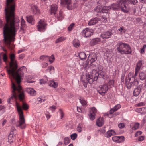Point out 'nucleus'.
Here are the masks:
<instances>
[{"instance_id":"obj_1","label":"nucleus","mask_w":146,"mask_h":146,"mask_svg":"<svg viewBox=\"0 0 146 146\" xmlns=\"http://www.w3.org/2000/svg\"><path fill=\"white\" fill-rule=\"evenodd\" d=\"M15 7L14 0H6L5 12L6 23L3 28L2 41L6 46L11 49L13 48L12 42L15 41L16 32L19 27L20 20L17 17H15Z\"/></svg>"},{"instance_id":"obj_2","label":"nucleus","mask_w":146,"mask_h":146,"mask_svg":"<svg viewBox=\"0 0 146 146\" xmlns=\"http://www.w3.org/2000/svg\"><path fill=\"white\" fill-rule=\"evenodd\" d=\"M15 57L14 54L12 53L10 54L11 61L9 64V68L7 69L8 75L15 79L17 82L16 84L12 82V96L9 98L8 100H16L18 98L20 100H25V96L20 83L22 79L24 72L27 71V69L24 66L18 69L17 61L15 60Z\"/></svg>"},{"instance_id":"obj_3","label":"nucleus","mask_w":146,"mask_h":146,"mask_svg":"<svg viewBox=\"0 0 146 146\" xmlns=\"http://www.w3.org/2000/svg\"><path fill=\"white\" fill-rule=\"evenodd\" d=\"M105 73L102 71L98 72L95 70L93 69L90 73V75L88 73L85 75L86 82L90 84H92L94 81H96L98 78H104Z\"/></svg>"},{"instance_id":"obj_4","label":"nucleus","mask_w":146,"mask_h":146,"mask_svg":"<svg viewBox=\"0 0 146 146\" xmlns=\"http://www.w3.org/2000/svg\"><path fill=\"white\" fill-rule=\"evenodd\" d=\"M16 106L19 115V120L16 123V126L21 129H23L26 127V124L22 108L17 102L16 103Z\"/></svg>"},{"instance_id":"obj_5","label":"nucleus","mask_w":146,"mask_h":146,"mask_svg":"<svg viewBox=\"0 0 146 146\" xmlns=\"http://www.w3.org/2000/svg\"><path fill=\"white\" fill-rule=\"evenodd\" d=\"M107 21V17L105 16H102L98 18L96 17L91 19L89 22L88 24L91 26L95 25L99 21L101 22H106Z\"/></svg>"},{"instance_id":"obj_6","label":"nucleus","mask_w":146,"mask_h":146,"mask_svg":"<svg viewBox=\"0 0 146 146\" xmlns=\"http://www.w3.org/2000/svg\"><path fill=\"white\" fill-rule=\"evenodd\" d=\"M126 0H119L117 2L119 6L121 11L125 13H127L129 10L128 8L129 5L126 4Z\"/></svg>"},{"instance_id":"obj_7","label":"nucleus","mask_w":146,"mask_h":146,"mask_svg":"<svg viewBox=\"0 0 146 146\" xmlns=\"http://www.w3.org/2000/svg\"><path fill=\"white\" fill-rule=\"evenodd\" d=\"M108 89V85L106 84H105L100 85L98 88L97 90L100 94L102 96H104L107 92Z\"/></svg>"},{"instance_id":"obj_8","label":"nucleus","mask_w":146,"mask_h":146,"mask_svg":"<svg viewBox=\"0 0 146 146\" xmlns=\"http://www.w3.org/2000/svg\"><path fill=\"white\" fill-rule=\"evenodd\" d=\"M126 44V43L119 41L118 42L116 45L117 51L122 55H123V51Z\"/></svg>"},{"instance_id":"obj_9","label":"nucleus","mask_w":146,"mask_h":146,"mask_svg":"<svg viewBox=\"0 0 146 146\" xmlns=\"http://www.w3.org/2000/svg\"><path fill=\"white\" fill-rule=\"evenodd\" d=\"M89 119L91 120H93L95 118V117L98 111L96 108L93 107L89 108Z\"/></svg>"},{"instance_id":"obj_10","label":"nucleus","mask_w":146,"mask_h":146,"mask_svg":"<svg viewBox=\"0 0 146 146\" xmlns=\"http://www.w3.org/2000/svg\"><path fill=\"white\" fill-rule=\"evenodd\" d=\"M46 24L44 23V21L40 20L37 26L38 31H43L45 29Z\"/></svg>"},{"instance_id":"obj_11","label":"nucleus","mask_w":146,"mask_h":146,"mask_svg":"<svg viewBox=\"0 0 146 146\" xmlns=\"http://www.w3.org/2000/svg\"><path fill=\"white\" fill-rule=\"evenodd\" d=\"M139 77L140 79L141 80H145L143 83L144 86L146 88V72H140L139 74Z\"/></svg>"},{"instance_id":"obj_12","label":"nucleus","mask_w":146,"mask_h":146,"mask_svg":"<svg viewBox=\"0 0 146 146\" xmlns=\"http://www.w3.org/2000/svg\"><path fill=\"white\" fill-rule=\"evenodd\" d=\"M93 31L92 29H90L88 28H86L83 30V34H84L85 37H89L93 34Z\"/></svg>"},{"instance_id":"obj_13","label":"nucleus","mask_w":146,"mask_h":146,"mask_svg":"<svg viewBox=\"0 0 146 146\" xmlns=\"http://www.w3.org/2000/svg\"><path fill=\"white\" fill-rule=\"evenodd\" d=\"M142 87V84H140L135 88L133 92V95L135 96H138L141 92Z\"/></svg>"},{"instance_id":"obj_14","label":"nucleus","mask_w":146,"mask_h":146,"mask_svg":"<svg viewBox=\"0 0 146 146\" xmlns=\"http://www.w3.org/2000/svg\"><path fill=\"white\" fill-rule=\"evenodd\" d=\"M132 53V50L130 46L127 43L124 48L123 54H130Z\"/></svg>"},{"instance_id":"obj_15","label":"nucleus","mask_w":146,"mask_h":146,"mask_svg":"<svg viewBox=\"0 0 146 146\" xmlns=\"http://www.w3.org/2000/svg\"><path fill=\"white\" fill-rule=\"evenodd\" d=\"M125 138L123 136H114L112 137V140L114 142L121 143L124 141Z\"/></svg>"},{"instance_id":"obj_16","label":"nucleus","mask_w":146,"mask_h":146,"mask_svg":"<svg viewBox=\"0 0 146 146\" xmlns=\"http://www.w3.org/2000/svg\"><path fill=\"white\" fill-rule=\"evenodd\" d=\"M112 33L110 31H107L102 33L100 36L103 39L108 38L111 37Z\"/></svg>"},{"instance_id":"obj_17","label":"nucleus","mask_w":146,"mask_h":146,"mask_svg":"<svg viewBox=\"0 0 146 146\" xmlns=\"http://www.w3.org/2000/svg\"><path fill=\"white\" fill-rule=\"evenodd\" d=\"M88 57L91 63H92L97 60L98 56L96 53L93 52L90 54Z\"/></svg>"},{"instance_id":"obj_18","label":"nucleus","mask_w":146,"mask_h":146,"mask_svg":"<svg viewBox=\"0 0 146 146\" xmlns=\"http://www.w3.org/2000/svg\"><path fill=\"white\" fill-rule=\"evenodd\" d=\"M26 89L27 92L31 96H35L36 94V91L33 88H27Z\"/></svg>"},{"instance_id":"obj_19","label":"nucleus","mask_w":146,"mask_h":146,"mask_svg":"<svg viewBox=\"0 0 146 146\" xmlns=\"http://www.w3.org/2000/svg\"><path fill=\"white\" fill-rule=\"evenodd\" d=\"M110 6H104L100 12V13H107L110 11Z\"/></svg>"},{"instance_id":"obj_20","label":"nucleus","mask_w":146,"mask_h":146,"mask_svg":"<svg viewBox=\"0 0 146 146\" xmlns=\"http://www.w3.org/2000/svg\"><path fill=\"white\" fill-rule=\"evenodd\" d=\"M104 120L103 118L99 117L98 118L96 121L97 125L99 127L102 126L104 124Z\"/></svg>"},{"instance_id":"obj_21","label":"nucleus","mask_w":146,"mask_h":146,"mask_svg":"<svg viewBox=\"0 0 146 146\" xmlns=\"http://www.w3.org/2000/svg\"><path fill=\"white\" fill-rule=\"evenodd\" d=\"M58 7V6L56 5H52L51 7V14L52 15L53 14L54 15H55L57 10Z\"/></svg>"},{"instance_id":"obj_22","label":"nucleus","mask_w":146,"mask_h":146,"mask_svg":"<svg viewBox=\"0 0 146 146\" xmlns=\"http://www.w3.org/2000/svg\"><path fill=\"white\" fill-rule=\"evenodd\" d=\"M121 107V106L120 104H118L116 105L114 108H113L110 110L109 113L110 114H113L114 112L119 109Z\"/></svg>"},{"instance_id":"obj_23","label":"nucleus","mask_w":146,"mask_h":146,"mask_svg":"<svg viewBox=\"0 0 146 146\" xmlns=\"http://www.w3.org/2000/svg\"><path fill=\"white\" fill-rule=\"evenodd\" d=\"M110 9H112L115 11L118 10L120 9L117 3H114L111 5V6H110Z\"/></svg>"},{"instance_id":"obj_24","label":"nucleus","mask_w":146,"mask_h":146,"mask_svg":"<svg viewBox=\"0 0 146 146\" xmlns=\"http://www.w3.org/2000/svg\"><path fill=\"white\" fill-rule=\"evenodd\" d=\"M31 8L33 12H36V13H40V10L38 9L36 5L32 4L31 5Z\"/></svg>"},{"instance_id":"obj_25","label":"nucleus","mask_w":146,"mask_h":146,"mask_svg":"<svg viewBox=\"0 0 146 146\" xmlns=\"http://www.w3.org/2000/svg\"><path fill=\"white\" fill-rule=\"evenodd\" d=\"M15 139V137L13 134H12V132H11V133L9 135L8 137V141L11 143L13 142Z\"/></svg>"},{"instance_id":"obj_26","label":"nucleus","mask_w":146,"mask_h":146,"mask_svg":"<svg viewBox=\"0 0 146 146\" xmlns=\"http://www.w3.org/2000/svg\"><path fill=\"white\" fill-rule=\"evenodd\" d=\"M101 41L100 38H96L93 39L90 42V44L92 45H96Z\"/></svg>"},{"instance_id":"obj_27","label":"nucleus","mask_w":146,"mask_h":146,"mask_svg":"<svg viewBox=\"0 0 146 146\" xmlns=\"http://www.w3.org/2000/svg\"><path fill=\"white\" fill-rule=\"evenodd\" d=\"M142 65V60H139L136 64L135 69L139 70Z\"/></svg>"},{"instance_id":"obj_28","label":"nucleus","mask_w":146,"mask_h":146,"mask_svg":"<svg viewBox=\"0 0 146 146\" xmlns=\"http://www.w3.org/2000/svg\"><path fill=\"white\" fill-rule=\"evenodd\" d=\"M27 21L32 25L35 22L33 17L32 16H26Z\"/></svg>"},{"instance_id":"obj_29","label":"nucleus","mask_w":146,"mask_h":146,"mask_svg":"<svg viewBox=\"0 0 146 146\" xmlns=\"http://www.w3.org/2000/svg\"><path fill=\"white\" fill-rule=\"evenodd\" d=\"M115 132L113 130H111L108 131L105 134V136L107 137H110L112 135H114Z\"/></svg>"},{"instance_id":"obj_30","label":"nucleus","mask_w":146,"mask_h":146,"mask_svg":"<svg viewBox=\"0 0 146 146\" xmlns=\"http://www.w3.org/2000/svg\"><path fill=\"white\" fill-rule=\"evenodd\" d=\"M73 44L74 46L76 48L78 47L80 45L79 41L77 39H75L73 40Z\"/></svg>"},{"instance_id":"obj_31","label":"nucleus","mask_w":146,"mask_h":146,"mask_svg":"<svg viewBox=\"0 0 146 146\" xmlns=\"http://www.w3.org/2000/svg\"><path fill=\"white\" fill-rule=\"evenodd\" d=\"M49 86L55 88L57 87L58 84L57 83L55 82L54 81H51L50 82Z\"/></svg>"},{"instance_id":"obj_32","label":"nucleus","mask_w":146,"mask_h":146,"mask_svg":"<svg viewBox=\"0 0 146 146\" xmlns=\"http://www.w3.org/2000/svg\"><path fill=\"white\" fill-rule=\"evenodd\" d=\"M128 8L129 9V10L127 12V13L129 12H131V13H135L136 12V9L135 7L134 6L133 7H130L129 5L128 6Z\"/></svg>"},{"instance_id":"obj_33","label":"nucleus","mask_w":146,"mask_h":146,"mask_svg":"<svg viewBox=\"0 0 146 146\" xmlns=\"http://www.w3.org/2000/svg\"><path fill=\"white\" fill-rule=\"evenodd\" d=\"M64 16L63 14V12L60 10L59 12V15L57 16V19L59 20H61L63 19Z\"/></svg>"},{"instance_id":"obj_34","label":"nucleus","mask_w":146,"mask_h":146,"mask_svg":"<svg viewBox=\"0 0 146 146\" xmlns=\"http://www.w3.org/2000/svg\"><path fill=\"white\" fill-rule=\"evenodd\" d=\"M66 39V38L63 37H60L58 39H57L55 41V43L56 44L58 43H59L62 42L64 40H65Z\"/></svg>"},{"instance_id":"obj_35","label":"nucleus","mask_w":146,"mask_h":146,"mask_svg":"<svg viewBox=\"0 0 146 146\" xmlns=\"http://www.w3.org/2000/svg\"><path fill=\"white\" fill-rule=\"evenodd\" d=\"M137 110H138L139 112L141 113H146V107H143L141 108H139Z\"/></svg>"},{"instance_id":"obj_36","label":"nucleus","mask_w":146,"mask_h":146,"mask_svg":"<svg viewBox=\"0 0 146 146\" xmlns=\"http://www.w3.org/2000/svg\"><path fill=\"white\" fill-rule=\"evenodd\" d=\"M125 83L126 85V87L127 89H129L131 88V85H132V82H129L127 81L126 78L125 79Z\"/></svg>"},{"instance_id":"obj_37","label":"nucleus","mask_w":146,"mask_h":146,"mask_svg":"<svg viewBox=\"0 0 146 146\" xmlns=\"http://www.w3.org/2000/svg\"><path fill=\"white\" fill-rule=\"evenodd\" d=\"M118 30L120 31L119 33L121 35L123 34V33H125L126 32V30L123 27H120V28L118 29Z\"/></svg>"},{"instance_id":"obj_38","label":"nucleus","mask_w":146,"mask_h":146,"mask_svg":"<svg viewBox=\"0 0 146 146\" xmlns=\"http://www.w3.org/2000/svg\"><path fill=\"white\" fill-rule=\"evenodd\" d=\"M22 108L23 109L25 110H27L29 108V106L26 103L23 102L22 105Z\"/></svg>"},{"instance_id":"obj_39","label":"nucleus","mask_w":146,"mask_h":146,"mask_svg":"<svg viewBox=\"0 0 146 146\" xmlns=\"http://www.w3.org/2000/svg\"><path fill=\"white\" fill-rule=\"evenodd\" d=\"M21 28L23 30H24L23 29V28H24L25 27L26 25L25 24V21L22 18H21Z\"/></svg>"},{"instance_id":"obj_40","label":"nucleus","mask_w":146,"mask_h":146,"mask_svg":"<svg viewBox=\"0 0 146 146\" xmlns=\"http://www.w3.org/2000/svg\"><path fill=\"white\" fill-rule=\"evenodd\" d=\"M97 3L100 5L102 6L105 5L106 3V1L105 0H99Z\"/></svg>"},{"instance_id":"obj_41","label":"nucleus","mask_w":146,"mask_h":146,"mask_svg":"<svg viewBox=\"0 0 146 146\" xmlns=\"http://www.w3.org/2000/svg\"><path fill=\"white\" fill-rule=\"evenodd\" d=\"M139 124L138 123H136L134 124V126L132 127L133 130H136L139 127Z\"/></svg>"},{"instance_id":"obj_42","label":"nucleus","mask_w":146,"mask_h":146,"mask_svg":"<svg viewBox=\"0 0 146 146\" xmlns=\"http://www.w3.org/2000/svg\"><path fill=\"white\" fill-rule=\"evenodd\" d=\"M49 59V61L51 63H52L55 60V57L54 55L52 54L50 56L48 57Z\"/></svg>"},{"instance_id":"obj_43","label":"nucleus","mask_w":146,"mask_h":146,"mask_svg":"<svg viewBox=\"0 0 146 146\" xmlns=\"http://www.w3.org/2000/svg\"><path fill=\"white\" fill-rule=\"evenodd\" d=\"M64 4H65L67 5L66 7L69 10H72V6L71 4V1H70L69 3H66Z\"/></svg>"},{"instance_id":"obj_44","label":"nucleus","mask_w":146,"mask_h":146,"mask_svg":"<svg viewBox=\"0 0 146 146\" xmlns=\"http://www.w3.org/2000/svg\"><path fill=\"white\" fill-rule=\"evenodd\" d=\"M110 87H112L114 86V80H110L108 83V85Z\"/></svg>"},{"instance_id":"obj_45","label":"nucleus","mask_w":146,"mask_h":146,"mask_svg":"<svg viewBox=\"0 0 146 146\" xmlns=\"http://www.w3.org/2000/svg\"><path fill=\"white\" fill-rule=\"evenodd\" d=\"M64 143L65 145L68 144L70 142L69 138L68 137H66L64 139Z\"/></svg>"},{"instance_id":"obj_46","label":"nucleus","mask_w":146,"mask_h":146,"mask_svg":"<svg viewBox=\"0 0 146 146\" xmlns=\"http://www.w3.org/2000/svg\"><path fill=\"white\" fill-rule=\"evenodd\" d=\"M49 56L47 55H42L40 57V59L42 60H47V58Z\"/></svg>"},{"instance_id":"obj_47","label":"nucleus","mask_w":146,"mask_h":146,"mask_svg":"<svg viewBox=\"0 0 146 146\" xmlns=\"http://www.w3.org/2000/svg\"><path fill=\"white\" fill-rule=\"evenodd\" d=\"M77 135L76 133H74L70 135V137L72 140H74L77 138Z\"/></svg>"},{"instance_id":"obj_48","label":"nucleus","mask_w":146,"mask_h":146,"mask_svg":"<svg viewBox=\"0 0 146 146\" xmlns=\"http://www.w3.org/2000/svg\"><path fill=\"white\" fill-rule=\"evenodd\" d=\"M139 70L135 69V73L134 72V80H137V76L139 72Z\"/></svg>"},{"instance_id":"obj_49","label":"nucleus","mask_w":146,"mask_h":146,"mask_svg":"<svg viewBox=\"0 0 146 146\" xmlns=\"http://www.w3.org/2000/svg\"><path fill=\"white\" fill-rule=\"evenodd\" d=\"M133 81L132 82V84H133V85L135 86H138V85L139 84V81H138L137 80H133Z\"/></svg>"},{"instance_id":"obj_50","label":"nucleus","mask_w":146,"mask_h":146,"mask_svg":"<svg viewBox=\"0 0 146 146\" xmlns=\"http://www.w3.org/2000/svg\"><path fill=\"white\" fill-rule=\"evenodd\" d=\"M131 4L135 5L138 3L137 0H127Z\"/></svg>"},{"instance_id":"obj_51","label":"nucleus","mask_w":146,"mask_h":146,"mask_svg":"<svg viewBox=\"0 0 146 146\" xmlns=\"http://www.w3.org/2000/svg\"><path fill=\"white\" fill-rule=\"evenodd\" d=\"M89 62L87 61L84 62L83 64V67L85 68V70H86V68L88 66Z\"/></svg>"},{"instance_id":"obj_52","label":"nucleus","mask_w":146,"mask_h":146,"mask_svg":"<svg viewBox=\"0 0 146 146\" xmlns=\"http://www.w3.org/2000/svg\"><path fill=\"white\" fill-rule=\"evenodd\" d=\"M56 107L54 105H52L49 107L50 110H51L52 112H53L56 109Z\"/></svg>"},{"instance_id":"obj_53","label":"nucleus","mask_w":146,"mask_h":146,"mask_svg":"<svg viewBox=\"0 0 146 146\" xmlns=\"http://www.w3.org/2000/svg\"><path fill=\"white\" fill-rule=\"evenodd\" d=\"M75 25V24L74 23H72L71 24L69 27H68V30L70 31L74 27V25Z\"/></svg>"},{"instance_id":"obj_54","label":"nucleus","mask_w":146,"mask_h":146,"mask_svg":"<svg viewBox=\"0 0 146 146\" xmlns=\"http://www.w3.org/2000/svg\"><path fill=\"white\" fill-rule=\"evenodd\" d=\"M77 129L78 132H81L82 131V125L79 124L78 125Z\"/></svg>"},{"instance_id":"obj_55","label":"nucleus","mask_w":146,"mask_h":146,"mask_svg":"<svg viewBox=\"0 0 146 146\" xmlns=\"http://www.w3.org/2000/svg\"><path fill=\"white\" fill-rule=\"evenodd\" d=\"M3 59L4 62H6L7 60V57L5 54H4L3 55Z\"/></svg>"},{"instance_id":"obj_56","label":"nucleus","mask_w":146,"mask_h":146,"mask_svg":"<svg viewBox=\"0 0 146 146\" xmlns=\"http://www.w3.org/2000/svg\"><path fill=\"white\" fill-rule=\"evenodd\" d=\"M125 126V125L123 123H119L118 125L119 127L120 128L122 129Z\"/></svg>"},{"instance_id":"obj_57","label":"nucleus","mask_w":146,"mask_h":146,"mask_svg":"<svg viewBox=\"0 0 146 146\" xmlns=\"http://www.w3.org/2000/svg\"><path fill=\"white\" fill-rule=\"evenodd\" d=\"M128 77H130L132 78V80L134 79V72H130L128 74Z\"/></svg>"},{"instance_id":"obj_58","label":"nucleus","mask_w":146,"mask_h":146,"mask_svg":"<svg viewBox=\"0 0 146 146\" xmlns=\"http://www.w3.org/2000/svg\"><path fill=\"white\" fill-rule=\"evenodd\" d=\"M61 3L63 4L66 3H69L71 1V0H61Z\"/></svg>"},{"instance_id":"obj_59","label":"nucleus","mask_w":146,"mask_h":146,"mask_svg":"<svg viewBox=\"0 0 146 146\" xmlns=\"http://www.w3.org/2000/svg\"><path fill=\"white\" fill-rule=\"evenodd\" d=\"M97 68L98 69V71H97L98 72H100L103 71V68L102 66L100 65H98V66Z\"/></svg>"},{"instance_id":"obj_60","label":"nucleus","mask_w":146,"mask_h":146,"mask_svg":"<svg viewBox=\"0 0 146 146\" xmlns=\"http://www.w3.org/2000/svg\"><path fill=\"white\" fill-rule=\"evenodd\" d=\"M145 103L143 102H141L136 104L135 106H141L145 105Z\"/></svg>"},{"instance_id":"obj_61","label":"nucleus","mask_w":146,"mask_h":146,"mask_svg":"<svg viewBox=\"0 0 146 146\" xmlns=\"http://www.w3.org/2000/svg\"><path fill=\"white\" fill-rule=\"evenodd\" d=\"M48 80H44L43 79H42L41 80H40V83L41 84H45V83H46L47 82V81Z\"/></svg>"},{"instance_id":"obj_62","label":"nucleus","mask_w":146,"mask_h":146,"mask_svg":"<svg viewBox=\"0 0 146 146\" xmlns=\"http://www.w3.org/2000/svg\"><path fill=\"white\" fill-rule=\"evenodd\" d=\"M59 112H60V115H61V118L62 119L63 118L64 116V114L63 113L61 109H60L59 111Z\"/></svg>"},{"instance_id":"obj_63","label":"nucleus","mask_w":146,"mask_h":146,"mask_svg":"<svg viewBox=\"0 0 146 146\" xmlns=\"http://www.w3.org/2000/svg\"><path fill=\"white\" fill-rule=\"evenodd\" d=\"M125 74L123 73L121 75V82H124V80L125 78Z\"/></svg>"},{"instance_id":"obj_64","label":"nucleus","mask_w":146,"mask_h":146,"mask_svg":"<svg viewBox=\"0 0 146 146\" xmlns=\"http://www.w3.org/2000/svg\"><path fill=\"white\" fill-rule=\"evenodd\" d=\"M142 133V132L141 131H137L135 134V137H137L139 135H141Z\"/></svg>"}]
</instances>
